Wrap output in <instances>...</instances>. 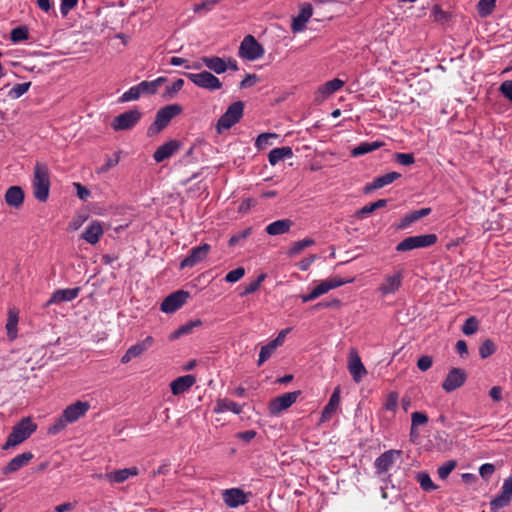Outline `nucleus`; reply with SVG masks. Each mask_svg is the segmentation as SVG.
Masks as SVG:
<instances>
[{"label":"nucleus","instance_id":"14","mask_svg":"<svg viewBox=\"0 0 512 512\" xmlns=\"http://www.w3.org/2000/svg\"><path fill=\"white\" fill-rule=\"evenodd\" d=\"M210 249L211 246L207 243H204L197 247H193L190 250V254L181 261L180 268L184 269L187 267H193L198 263L204 261L208 253L210 252Z\"/></svg>","mask_w":512,"mask_h":512},{"label":"nucleus","instance_id":"33","mask_svg":"<svg viewBox=\"0 0 512 512\" xmlns=\"http://www.w3.org/2000/svg\"><path fill=\"white\" fill-rule=\"evenodd\" d=\"M293 156L292 148L284 146L280 148H274L269 152L268 159L271 165H276L280 161L291 158Z\"/></svg>","mask_w":512,"mask_h":512},{"label":"nucleus","instance_id":"57","mask_svg":"<svg viewBox=\"0 0 512 512\" xmlns=\"http://www.w3.org/2000/svg\"><path fill=\"white\" fill-rule=\"evenodd\" d=\"M271 138H278V135L276 133H261L258 135L255 146L261 150L266 148L267 146L271 145L270 139Z\"/></svg>","mask_w":512,"mask_h":512},{"label":"nucleus","instance_id":"27","mask_svg":"<svg viewBox=\"0 0 512 512\" xmlns=\"http://www.w3.org/2000/svg\"><path fill=\"white\" fill-rule=\"evenodd\" d=\"M313 14L310 4L302 5L299 14L293 18L291 29L294 33L301 32Z\"/></svg>","mask_w":512,"mask_h":512},{"label":"nucleus","instance_id":"30","mask_svg":"<svg viewBox=\"0 0 512 512\" xmlns=\"http://www.w3.org/2000/svg\"><path fill=\"white\" fill-rule=\"evenodd\" d=\"M201 61L204 66L216 74H223L227 71L226 59L218 56H203Z\"/></svg>","mask_w":512,"mask_h":512},{"label":"nucleus","instance_id":"19","mask_svg":"<svg viewBox=\"0 0 512 512\" xmlns=\"http://www.w3.org/2000/svg\"><path fill=\"white\" fill-rule=\"evenodd\" d=\"M180 147L181 144L178 140H170L155 150L153 159L156 163H161L174 155L180 149Z\"/></svg>","mask_w":512,"mask_h":512},{"label":"nucleus","instance_id":"32","mask_svg":"<svg viewBox=\"0 0 512 512\" xmlns=\"http://www.w3.org/2000/svg\"><path fill=\"white\" fill-rule=\"evenodd\" d=\"M431 213V208H421L419 210H414L408 214H406L400 221L398 228L405 229L410 226L412 223L420 220L421 218L428 216Z\"/></svg>","mask_w":512,"mask_h":512},{"label":"nucleus","instance_id":"25","mask_svg":"<svg viewBox=\"0 0 512 512\" xmlns=\"http://www.w3.org/2000/svg\"><path fill=\"white\" fill-rule=\"evenodd\" d=\"M223 500L230 508H236L247 502L245 493L239 488L227 489L223 492Z\"/></svg>","mask_w":512,"mask_h":512},{"label":"nucleus","instance_id":"46","mask_svg":"<svg viewBox=\"0 0 512 512\" xmlns=\"http://www.w3.org/2000/svg\"><path fill=\"white\" fill-rule=\"evenodd\" d=\"M183 85V79L179 78L175 80L171 85L166 87L163 98L166 100L173 99L175 95L182 89Z\"/></svg>","mask_w":512,"mask_h":512},{"label":"nucleus","instance_id":"8","mask_svg":"<svg viewBox=\"0 0 512 512\" xmlns=\"http://www.w3.org/2000/svg\"><path fill=\"white\" fill-rule=\"evenodd\" d=\"M141 118L142 112L140 110L131 109L116 116L111 123V127L115 131L130 130L138 124Z\"/></svg>","mask_w":512,"mask_h":512},{"label":"nucleus","instance_id":"54","mask_svg":"<svg viewBox=\"0 0 512 512\" xmlns=\"http://www.w3.org/2000/svg\"><path fill=\"white\" fill-rule=\"evenodd\" d=\"M219 0H205L199 4L194 5L193 11L198 14H206L213 10L218 4Z\"/></svg>","mask_w":512,"mask_h":512},{"label":"nucleus","instance_id":"58","mask_svg":"<svg viewBox=\"0 0 512 512\" xmlns=\"http://www.w3.org/2000/svg\"><path fill=\"white\" fill-rule=\"evenodd\" d=\"M398 399L399 395L397 392H389L384 403V408L388 411L395 412L398 407Z\"/></svg>","mask_w":512,"mask_h":512},{"label":"nucleus","instance_id":"31","mask_svg":"<svg viewBox=\"0 0 512 512\" xmlns=\"http://www.w3.org/2000/svg\"><path fill=\"white\" fill-rule=\"evenodd\" d=\"M292 226L293 222L290 219L285 218L270 223L266 226L265 231L268 235L278 236L288 233Z\"/></svg>","mask_w":512,"mask_h":512},{"label":"nucleus","instance_id":"48","mask_svg":"<svg viewBox=\"0 0 512 512\" xmlns=\"http://www.w3.org/2000/svg\"><path fill=\"white\" fill-rule=\"evenodd\" d=\"M265 278L266 274H260L255 280L251 281L244 287V290L240 293V296L244 297L256 292L259 289L261 283L265 280Z\"/></svg>","mask_w":512,"mask_h":512},{"label":"nucleus","instance_id":"62","mask_svg":"<svg viewBox=\"0 0 512 512\" xmlns=\"http://www.w3.org/2000/svg\"><path fill=\"white\" fill-rule=\"evenodd\" d=\"M139 88L142 95H154L158 91L153 81H142L139 83Z\"/></svg>","mask_w":512,"mask_h":512},{"label":"nucleus","instance_id":"7","mask_svg":"<svg viewBox=\"0 0 512 512\" xmlns=\"http://www.w3.org/2000/svg\"><path fill=\"white\" fill-rule=\"evenodd\" d=\"M238 54L243 59L254 61L264 55V48L254 36L247 35L240 44Z\"/></svg>","mask_w":512,"mask_h":512},{"label":"nucleus","instance_id":"63","mask_svg":"<svg viewBox=\"0 0 512 512\" xmlns=\"http://www.w3.org/2000/svg\"><path fill=\"white\" fill-rule=\"evenodd\" d=\"M494 472L495 466L492 463H485L479 468V475L486 481L490 479Z\"/></svg>","mask_w":512,"mask_h":512},{"label":"nucleus","instance_id":"55","mask_svg":"<svg viewBox=\"0 0 512 512\" xmlns=\"http://www.w3.org/2000/svg\"><path fill=\"white\" fill-rule=\"evenodd\" d=\"M252 234V227H247L244 230L232 235L229 239V246L233 247L242 241L246 240Z\"/></svg>","mask_w":512,"mask_h":512},{"label":"nucleus","instance_id":"49","mask_svg":"<svg viewBox=\"0 0 512 512\" xmlns=\"http://www.w3.org/2000/svg\"><path fill=\"white\" fill-rule=\"evenodd\" d=\"M479 328V321L475 316L468 317L463 326H462V332L465 335H473L478 331Z\"/></svg>","mask_w":512,"mask_h":512},{"label":"nucleus","instance_id":"60","mask_svg":"<svg viewBox=\"0 0 512 512\" xmlns=\"http://www.w3.org/2000/svg\"><path fill=\"white\" fill-rule=\"evenodd\" d=\"M394 158L398 164L403 166H410L415 162L413 153H395Z\"/></svg>","mask_w":512,"mask_h":512},{"label":"nucleus","instance_id":"39","mask_svg":"<svg viewBox=\"0 0 512 512\" xmlns=\"http://www.w3.org/2000/svg\"><path fill=\"white\" fill-rule=\"evenodd\" d=\"M431 17L433 21L441 25H446L452 19V14L442 10L440 6L435 5L431 10Z\"/></svg>","mask_w":512,"mask_h":512},{"label":"nucleus","instance_id":"38","mask_svg":"<svg viewBox=\"0 0 512 512\" xmlns=\"http://www.w3.org/2000/svg\"><path fill=\"white\" fill-rule=\"evenodd\" d=\"M387 202V199H379L375 202L369 203L356 212V217L362 219L375 210L385 207Z\"/></svg>","mask_w":512,"mask_h":512},{"label":"nucleus","instance_id":"22","mask_svg":"<svg viewBox=\"0 0 512 512\" xmlns=\"http://www.w3.org/2000/svg\"><path fill=\"white\" fill-rule=\"evenodd\" d=\"M340 387H336L330 396L328 403L322 410L320 423L329 421L335 414L340 404Z\"/></svg>","mask_w":512,"mask_h":512},{"label":"nucleus","instance_id":"44","mask_svg":"<svg viewBox=\"0 0 512 512\" xmlns=\"http://www.w3.org/2000/svg\"><path fill=\"white\" fill-rule=\"evenodd\" d=\"M496 351V345L493 340L486 339L479 346V355L482 359H486L493 355Z\"/></svg>","mask_w":512,"mask_h":512},{"label":"nucleus","instance_id":"45","mask_svg":"<svg viewBox=\"0 0 512 512\" xmlns=\"http://www.w3.org/2000/svg\"><path fill=\"white\" fill-rule=\"evenodd\" d=\"M141 95L142 94H141V91L139 88V84H137L135 86L130 87L126 92H124L120 96L119 102L125 103V102L135 101V100H138Z\"/></svg>","mask_w":512,"mask_h":512},{"label":"nucleus","instance_id":"1","mask_svg":"<svg viewBox=\"0 0 512 512\" xmlns=\"http://www.w3.org/2000/svg\"><path fill=\"white\" fill-rule=\"evenodd\" d=\"M37 429V425L32 421L30 417L21 419L12 429V432L8 435V438L3 445V449L7 450L11 447H15L25 441L31 436Z\"/></svg>","mask_w":512,"mask_h":512},{"label":"nucleus","instance_id":"50","mask_svg":"<svg viewBox=\"0 0 512 512\" xmlns=\"http://www.w3.org/2000/svg\"><path fill=\"white\" fill-rule=\"evenodd\" d=\"M30 86L31 82L18 83L11 88L8 96L12 99H18L29 90Z\"/></svg>","mask_w":512,"mask_h":512},{"label":"nucleus","instance_id":"29","mask_svg":"<svg viewBox=\"0 0 512 512\" xmlns=\"http://www.w3.org/2000/svg\"><path fill=\"white\" fill-rule=\"evenodd\" d=\"M5 202L8 206L18 209L24 202V192L19 186H11L6 190Z\"/></svg>","mask_w":512,"mask_h":512},{"label":"nucleus","instance_id":"28","mask_svg":"<svg viewBox=\"0 0 512 512\" xmlns=\"http://www.w3.org/2000/svg\"><path fill=\"white\" fill-rule=\"evenodd\" d=\"M102 235H103L102 225L98 221H93L86 227V229L82 233L81 237L87 243L94 245L99 242Z\"/></svg>","mask_w":512,"mask_h":512},{"label":"nucleus","instance_id":"5","mask_svg":"<svg viewBox=\"0 0 512 512\" xmlns=\"http://www.w3.org/2000/svg\"><path fill=\"white\" fill-rule=\"evenodd\" d=\"M437 242L436 234H424V235H416L409 236L399 242L396 246V251L405 252L411 251L417 248H426L434 245Z\"/></svg>","mask_w":512,"mask_h":512},{"label":"nucleus","instance_id":"52","mask_svg":"<svg viewBox=\"0 0 512 512\" xmlns=\"http://www.w3.org/2000/svg\"><path fill=\"white\" fill-rule=\"evenodd\" d=\"M69 424L68 421H66V418L62 414L58 419L55 420V422L48 427V434L50 435H57L61 431H63L66 426Z\"/></svg>","mask_w":512,"mask_h":512},{"label":"nucleus","instance_id":"23","mask_svg":"<svg viewBox=\"0 0 512 512\" xmlns=\"http://www.w3.org/2000/svg\"><path fill=\"white\" fill-rule=\"evenodd\" d=\"M353 282V279H342L339 277L329 278L324 281H322L320 284L315 286L313 288L314 293L316 294L317 298L321 295L329 292L332 289L338 288L342 285L348 284Z\"/></svg>","mask_w":512,"mask_h":512},{"label":"nucleus","instance_id":"16","mask_svg":"<svg viewBox=\"0 0 512 512\" xmlns=\"http://www.w3.org/2000/svg\"><path fill=\"white\" fill-rule=\"evenodd\" d=\"M139 469L136 466L107 472L99 475V478L105 479L110 483H124L129 477L137 476Z\"/></svg>","mask_w":512,"mask_h":512},{"label":"nucleus","instance_id":"18","mask_svg":"<svg viewBox=\"0 0 512 512\" xmlns=\"http://www.w3.org/2000/svg\"><path fill=\"white\" fill-rule=\"evenodd\" d=\"M79 293H80L79 287L58 289L52 293L50 299L47 301L45 306L48 307L50 305L58 304L61 302L73 301L74 299H76L78 297Z\"/></svg>","mask_w":512,"mask_h":512},{"label":"nucleus","instance_id":"17","mask_svg":"<svg viewBox=\"0 0 512 512\" xmlns=\"http://www.w3.org/2000/svg\"><path fill=\"white\" fill-rule=\"evenodd\" d=\"M90 405L88 402L77 401L71 405H68L62 412L66 421L74 423L81 417H83L89 410Z\"/></svg>","mask_w":512,"mask_h":512},{"label":"nucleus","instance_id":"15","mask_svg":"<svg viewBox=\"0 0 512 512\" xmlns=\"http://www.w3.org/2000/svg\"><path fill=\"white\" fill-rule=\"evenodd\" d=\"M400 450H388L382 453L374 462L376 473L382 475L392 468L397 458L401 456Z\"/></svg>","mask_w":512,"mask_h":512},{"label":"nucleus","instance_id":"41","mask_svg":"<svg viewBox=\"0 0 512 512\" xmlns=\"http://www.w3.org/2000/svg\"><path fill=\"white\" fill-rule=\"evenodd\" d=\"M315 244L312 238H305L300 241L294 242L288 250V255L294 256L299 254L302 250Z\"/></svg>","mask_w":512,"mask_h":512},{"label":"nucleus","instance_id":"20","mask_svg":"<svg viewBox=\"0 0 512 512\" xmlns=\"http://www.w3.org/2000/svg\"><path fill=\"white\" fill-rule=\"evenodd\" d=\"M403 280V274L401 271H397L393 275H386L383 283L379 287V291L383 295L394 294L401 287Z\"/></svg>","mask_w":512,"mask_h":512},{"label":"nucleus","instance_id":"51","mask_svg":"<svg viewBox=\"0 0 512 512\" xmlns=\"http://www.w3.org/2000/svg\"><path fill=\"white\" fill-rule=\"evenodd\" d=\"M495 4L496 0H480L477 5L478 13L482 17L490 15L495 8Z\"/></svg>","mask_w":512,"mask_h":512},{"label":"nucleus","instance_id":"13","mask_svg":"<svg viewBox=\"0 0 512 512\" xmlns=\"http://www.w3.org/2000/svg\"><path fill=\"white\" fill-rule=\"evenodd\" d=\"M348 370L356 383H359L367 374L361 358L355 348H351L348 355Z\"/></svg>","mask_w":512,"mask_h":512},{"label":"nucleus","instance_id":"47","mask_svg":"<svg viewBox=\"0 0 512 512\" xmlns=\"http://www.w3.org/2000/svg\"><path fill=\"white\" fill-rule=\"evenodd\" d=\"M276 349L277 347L275 346L274 343H272V341L262 346L259 353L257 365L261 366L265 361H267L273 355Z\"/></svg>","mask_w":512,"mask_h":512},{"label":"nucleus","instance_id":"12","mask_svg":"<svg viewBox=\"0 0 512 512\" xmlns=\"http://www.w3.org/2000/svg\"><path fill=\"white\" fill-rule=\"evenodd\" d=\"M467 379L466 372L461 368H452L442 383V389L447 393L453 392L464 385Z\"/></svg>","mask_w":512,"mask_h":512},{"label":"nucleus","instance_id":"4","mask_svg":"<svg viewBox=\"0 0 512 512\" xmlns=\"http://www.w3.org/2000/svg\"><path fill=\"white\" fill-rule=\"evenodd\" d=\"M244 112V102L236 101L232 103L225 113L218 119L216 130L220 134L225 130L230 129L240 121Z\"/></svg>","mask_w":512,"mask_h":512},{"label":"nucleus","instance_id":"6","mask_svg":"<svg viewBox=\"0 0 512 512\" xmlns=\"http://www.w3.org/2000/svg\"><path fill=\"white\" fill-rule=\"evenodd\" d=\"M184 75L197 87L209 91H216L222 88V82L218 77L209 71L200 73H184Z\"/></svg>","mask_w":512,"mask_h":512},{"label":"nucleus","instance_id":"36","mask_svg":"<svg viewBox=\"0 0 512 512\" xmlns=\"http://www.w3.org/2000/svg\"><path fill=\"white\" fill-rule=\"evenodd\" d=\"M202 325V321L200 319H195L189 321L188 323L181 325L177 330H175L171 335L170 339L174 340L183 335H188L192 333L193 329Z\"/></svg>","mask_w":512,"mask_h":512},{"label":"nucleus","instance_id":"42","mask_svg":"<svg viewBox=\"0 0 512 512\" xmlns=\"http://www.w3.org/2000/svg\"><path fill=\"white\" fill-rule=\"evenodd\" d=\"M29 38V31L27 26H18L13 28L10 32V40L13 43H19Z\"/></svg>","mask_w":512,"mask_h":512},{"label":"nucleus","instance_id":"43","mask_svg":"<svg viewBox=\"0 0 512 512\" xmlns=\"http://www.w3.org/2000/svg\"><path fill=\"white\" fill-rule=\"evenodd\" d=\"M417 481L420 485V487L424 491H433L437 489V486L433 483L430 475L426 472H420L417 474Z\"/></svg>","mask_w":512,"mask_h":512},{"label":"nucleus","instance_id":"56","mask_svg":"<svg viewBox=\"0 0 512 512\" xmlns=\"http://www.w3.org/2000/svg\"><path fill=\"white\" fill-rule=\"evenodd\" d=\"M457 462L455 460H449L437 469V474L440 479H446L449 474L455 469Z\"/></svg>","mask_w":512,"mask_h":512},{"label":"nucleus","instance_id":"37","mask_svg":"<svg viewBox=\"0 0 512 512\" xmlns=\"http://www.w3.org/2000/svg\"><path fill=\"white\" fill-rule=\"evenodd\" d=\"M344 86V81L335 78L330 81H327L324 85L319 88V92L323 97H328L341 89Z\"/></svg>","mask_w":512,"mask_h":512},{"label":"nucleus","instance_id":"26","mask_svg":"<svg viewBox=\"0 0 512 512\" xmlns=\"http://www.w3.org/2000/svg\"><path fill=\"white\" fill-rule=\"evenodd\" d=\"M32 458L33 454L31 452H24L17 455L8 462V464L3 468L2 473L4 475L14 473L26 466Z\"/></svg>","mask_w":512,"mask_h":512},{"label":"nucleus","instance_id":"34","mask_svg":"<svg viewBox=\"0 0 512 512\" xmlns=\"http://www.w3.org/2000/svg\"><path fill=\"white\" fill-rule=\"evenodd\" d=\"M226 411H231L234 414H240L242 412V406L227 398L218 399L214 407V412L223 413Z\"/></svg>","mask_w":512,"mask_h":512},{"label":"nucleus","instance_id":"11","mask_svg":"<svg viewBox=\"0 0 512 512\" xmlns=\"http://www.w3.org/2000/svg\"><path fill=\"white\" fill-rule=\"evenodd\" d=\"M189 296V292L184 290L173 292L163 300L160 310L167 314L174 313L186 303Z\"/></svg>","mask_w":512,"mask_h":512},{"label":"nucleus","instance_id":"59","mask_svg":"<svg viewBox=\"0 0 512 512\" xmlns=\"http://www.w3.org/2000/svg\"><path fill=\"white\" fill-rule=\"evenodd\" d=\"M120 161V152L115 153L114 157H107L105 163L98 168V173H106L115 167Z\"/></svg>","mask_w":512,"mask_h":512},{"label":"nucleus","instance_id":"35","mask_svg":"<svg viewBox=\"0 0 512 512\" xmlns=\"http://www.w3.org/2000/svg\"><path fill=\"white\" fill-rule=\"evenodd\" d=\"M384 145L382 141H373V142H361L355 148L352 149L351 155L353 157H359L365 155L367 153L373 152Z\"/></svg>","mask_w":512,"mask_h":512},{"label":"nucleus","instance_id":"3","mask_svg":"<svg viewBox=\"0 0 512 512\" xmlns=\"http://www.w3.org/2000/svg\"><path fill=\"white\" fill-rule=\"evenodd\" d=\"M50 176L46 165L37 163L34 168L33 194L40 201L45 202L49 197Z\"/></svg>","mask_w":512,"mask_h":512},{"label":"nucleus","instance_id":"21","mask_svg":"<svg viewBox=\"0 0 512 512\" xmlns=\"http://www.w3.org/2000/svg\"><path fill=\"white\" fill-rule=\"evenodd\" d=\"M400 177H401V174L398 172L386 173L384 175L374 178V180L371 183H367L365 185L363 191L366 194L371 193L374 190L383 188L384 186H387V185L393 183L395 180L399 179Z\"/></svg>","mask_w":512,"mask_h":512},{"label":"nucleus","instance_id":"40","mask_svg":"<svg viewBox=\"0 0 512 512\" xmlns=\"http://www.w3.org/2000/svg\"><path fill=\"white\" fill-rule=\"evenodd\" d=\"M18 314L13 310H9V317L6 324L7 334L10 339H15L17 336Z\"/></svg>","mask_w":512,"mask_h":512},{"label":"nucleus","instance_id":"2","mask_svg":"<svg viewBox=\"0 0 512 512\" xmlns=\"http://www.w3.org/2000/svg\"><path fill=\"white\" fill-rule=\"evenodd\" d=\"M182 110L179 104H170L159 109L154 122L147 129V136L152 137L160 133L175 116L181 114Z\"/></svg>","mask_w":512,"mask_h":512},{"label":"nucleus","instance_id":"9","mask_svg":"<svg viewBox=\"0 0 512 512\" xmlns=\"http://www.w3.org/2000/svg\"><path fill=\"white\" fill-rule=\"evenodd\" d=\"M300 394V391L287 392L272 399L268 405L270 415L277 416L282 411L291 407L297 401Z\"/></svg>","mask_w":512,"mask_h":512},{"label":"nucleus","instance_id":"24","mask_svg":"<svg viewBox=\"0 0 512 512\" xmlns=\"http://www.w3.org/2000/svg\"><path fill=\"white\" fill-rule=\"evenodd\" d=\"M196 383V377L191 374L180 376L170 383L173 395H180L188 391Z\"/></svg>","mask_w":512,"mask_h":512},{"label":"nucleus","instance_id":"10","mask_svg":"<svg viewBox=\"0 0 512 512\" xmlns=\"http://www.w3.org/2000/svg\"><path fill=\"white\" fill-rule=\"evenodd\" d=\"M512 501V474L504 479L500 493L490 501V510L497 512L498 510L507 507Z\"/></svg>","mask_w":512,"mask_h":512},{"label":"nucleus","instance_id":"61","mask_svg":"<svg viewBox=\"0 0 512 512\" xmlns=\"http://www.w3.org/2000/svg\"><path fill=\"white\" fill-rule=\"evenodd\" d=\"M244 275L245 269L243 267H238L228 272L225 276V280L229 283H235L239 281Z\"/></svg>","mask_w":512,"mask_h":512},{"label":"nucleus","instance_id":"64","mask_svg":"<svg viewBox=\"0 0 512 512\" xmlns=\"http://www.w3.org/2000/svg\"><path fill=\"white\" fill-rule=\"evenodd\" d=\"M501 94L512 102V80H506L499 87Z\"/></svg>","mask_w":512,"mask_h":512},{"label":"nucleus","instance_id":"53","mask_svg":"<svg viewBox=\"0 0 512 512\" xmlns=\"http://www.w3.org/2000/svg\"><path fill=\"white\" fill-rule=\"evenodd\" d=\"M429 421L428 415L425 412L416 411L411 415V432L418 426L425 425Z\"/></svg>","mask_w":512,"mask_h":512}]
</instances>
